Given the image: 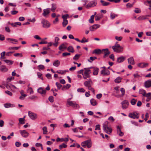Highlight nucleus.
<instances>
[{
    "label": "nucleus",
    "instance_id": "obj_1",
    "mask_svg": "<svg viewBox=\"0 0 151 151\" xmlns=\"http://www.w3.org/2000/svg\"><path fill=\"white\" fill-rule=\"evenodd\" d=\"M103 129L106 133L110 134L112 132V129L111 128L108 127V122H106L103 125Z\"/></svg>",
    "mask_w": 151,
    "mask_h": 151
},
{
    "label": "nucleus",
    "instance_id": "obj_2",
    "mask_svg": "<svg viewBox=\"0 0 151 151\" xmlns=\"http://www.w3.org/2000/svg\"><path fill=\"white\" fill-rule=\"evenodd\" d=\"M112 48L114 52L118 53L120 52L123 51V47L117 43L112 47Z\"/></svg>",
    "mask_w": 151,
    "mask_h": 151
},
{
    "label": "nucleus",
    "instance_id": "obj_3",
    "mask_svg": "<svg viewBox=\"0 0 151 151\" xmlns=\"http://www.w3.org/2000/svg\"><path fill=\"white\" fill-rule=\"evenodd\" d=\"M81 145L84 147H86L87 146L88 148H91L92 146V142L91 140L88 139L82 142L81 143Z\"/></svg>",
    "mask_w": 151,
    "mask_h": 151
},
{
    "label": "nucleus",
    "instance_id": "obj_4",
    "mask_svg": "<svg viewBox=\"0 0 151 151\" xmlns=\"http://www.w3.org/2000/svg\"><path fill=\"white\" fill-rule=\"evenodd\" d=\"M128 116L131 118L133 119H138L139 118V115L136 111L133 112H131L129 113Z\"/></svg>",
    "mask_w": 151,
    "mask_h": 151
},
{
    "label": "nucleus",
    "instance_id": "obj_5",
    "mask_svg": "<svg viewBox=\"0 0 151 151\" xmlns=\"http://www.w3.org/2000/svg\"><path fill=\"white\" fill-rule=\"evenodd\" d=\"M41 23L43 27L47 28L49 27L50 25V23L46 20L42 19L41 21Z\"/></svg>",
    "mask_w": 151,
    "mask_h": 151
},
{
    "label": "nucleus",
    "instance_id": "obj_6",
    "mask_svg": "<svg viewBox=\"0 0 151 151\" xmlns=\"http://www.w3.org/2000/svg\"><path fill=\"white\" fill-rule=\"evenodd\" d=\"M97 4V1L95 0H93L89 2L88 4L86 6L87 9L95 6Z\"/></svg>",
    "mask_w": 151,
    "mask_h": 151
},
{
    "label": "nucleus",
    "instance_id": "obj_7",
    "mask_svg": "<svg viewBox=\"0 0 151 151\" xmlns=\"http://www.w3.org/2000/svg\"><path fill=\"white\" fill-rule=\"evenodd\" d=\"M28 115L29 117L32 120H35L37 118V115L31 111H28Z\"/></svg>",
    "mask_w": 151,
    "mask_h": 151
},
{
    "label": "nucleus",
    "instance_id": "obj_8",
    "mask_svg": "<svg viewBox=\"0 0 151 151\" xmlns=\"http://www.w3.org/2000/svg\"><path fill=\"white\" fill-rule=\"evenodd\" d=\"M67 104L70 106L76 108H79L80 107L78 104H76L75 102L70 101H68Z\"/></svg>",
    "mask_w": 151,
    "mask_h": 151
},
{
    "label": "nucleus",
    "instance_id": "obj_9",
    "mask_svg": "<svg viewBox=\"0 0 151 151\" xmlns=\"http://www.w3.org/2000/svg\"><path fill=\"white\" fill-rule=\"evenodd\" d=\"M121 104L122 105V109H125L128 107L129 103L128 101L125 100L122 102Z\"/></svg>",
    "mask_w": 151,
    "mask_h": 151
},
{
    "label": "nucleus",
    "instance_id": "obj_10",
    "mask_svg": "<svg viewBox=\"0 0 151 151\" xmlns=\"http://www.w3.org/2000/svg\"><path fill=\"white\" fill-rule=\"evenodd\" d=\"M100 27V25L99 24H95L89 27V29L91 31H93Z\"/></svg>",
    "mask_w": 151,
    "mask_h": 151
},
{
    "label": "nucleus",
    "instance_id": "obj_11",
    "mask_svg": "<svg viewBox=\"0 0 151 151\" xmlns=\"http://www.w3.org/2000/svg\"><path fill=\"white\" fill-rule=\"evenodd\" d=\"M84 84L86 87L88 88L91 86L93 85V82L91 79H89L88 81H85Z\"/></svg>",
    "mask_w": 151,
    "mask_h": 151
},
{
    "label": "nucleus",
    "instance_id": "obj_12",
    "mask_svg": "<svg viewBox=\"0 0 151 151\" xmlns=\"http://www.w3.org/2000/svg\"><path fill=\"white\" fill-rule=\"evenodd\" d=\"M50 12V8H47L43 10V13L42 15L45 17H47V15L49 14Z\"/></svg>",
    "mask_w": 151,
    "mask_h": 151
},
{
    "label": "nucleus",
    "instance_id": "obj_13",
    "mask_svg": "<svg viewBox=\"0 0 151 151\" xmlns=\"http://www.w3.org/2000/svg\"><path fill=\"white\" fill-rule=\"evenodd\" d=\"M19 132L22 136L24 137H27L29 135V133L25 130H21Z\"/></svg>",
    "mask_w": 151,
    "mask_h": 151
},
{
    "label": "nucleus",
    "instance_id": "obj_14",
    "mask_svg": "<svg viewBox=\"0 0 151 151\" xmlns=\"http://www.w3.org/2000/svg\"><path fill=\"white\" fill-rule=\"evenodd\" d=\"M150 17L149 15H147L145 16H141L139 17L137 19L139 21H142L148 19V17Z\"/></svg>",
    "mask_w": 151,
    "mask_h": 151
},
{
    "label": "nucleus",
    "instance_id": "obj_15",
    "mask_svg": "<svg viewBox=\"0 0 151 151\" xmlns=\"http://www.w3.org/2000/svg\"><path fill=\"white\" fill-rule=\"evenodd\" d=\"M38 92L42 95L43 96L45 94L46 91L42 88H40L37 90Z\"/></svg>",
    "mask_w": 151,
    "mask_h": 151
},
{
    "label": "nucleus",
    "instance_id": "obj_16",
    "mask_svg": "<svg viewBox=\"0 0 151 151\" xmlns=\"http://www.w3.org/2000/svg\"><path fill=\"white\" fill-rule=\"evenodd\" d=\"M103 52L104 53V58H105L106 56H108L110 53V52L109 51L108 49H103L102 50V52Z\"/></svg>",
    "mask_w": 151,
    "mask_h": 151
},
{
    "label": "nucleus",
    "instance_id": "obj_17",
    "mask_svg": "<svg viewBox=\"0 0 151 151\" xmlns=\"http://www.w3.org/2000/svg\"><path fill=\"white\" fill-rule=\"evenodd\" d=\"M145 86L146 88H149L151 87V80L146 81L144 83Z\"/></svg>",
    "mask_w": 151,
    "mask_h": 151
},
{
    "label": "nucleus",
    "instance_id": "obj_18",
    "mask_svg": "<svg viewBox=\"0 0 151 151\" xmlns=\"http://www.w3.org/2000/svg\"><path fill=\"white\" fill-rule=\"evenodd\" d=\"M117 134L120 136H122L124 135V133L121 131L120 127L118 126L117 127Z\"/></svg>",
    "mask_w": 151,
    "mask_h": 151
},
{
    "label": "nucleus",
    "instance_id": "obj_19",
    "mask_svg": "<svg viewBox=\"0 0 151 151\" xmlns=\"http://www.w3.org/2000/svg\"><path fill=\"white\" fill-rule=\"evenodd\" d=\"M128 63L130 64L134 65L135 64L134 58L133 57H131L128 59Z\"/></svg>",
    "mask_w": 151,
    "mask_h": 151
},
{
    "label": "nucleus",
    "instance_id": "obj_20",
    "mask_svg": "<svg viewBox=\"0 0 151 151\" xmlns=\"http://www.w3.org/2000/svg\"><path fill=\"white\" fill-rule=\"evenodd\" d=\"M125 57L122 56L118 58L117 59V62L119 63H121L123 62L125 60Z\"/></svg>",
    "mask_w": 151,
    "mask_h": 151
},
{
    "label": "nucleus",
    "instance_id": "obj_21",
    "mask_svg": "<svg viewBox=\"0 0 151 151\" xmlns=\"http://www.w3.org/2000/svg\"><path fill=\"white\" fill-rule=\"evenodd\" d=\"M99 71V69L96 67H94L93 68V74L94 75H97L98 74Z\"/></svg>",
    "mask_w": 151,
    "mask_h": 151
},
{
    "label": "nucleus",
    "instance_id": "obj_22",
    "mask_svg": "<svg viewBox=\"0 0 151 151\" xmlns=\"http://www.w3.org/2000/svg\"><path fill=\"white\" fill-rule=\"evenodd\" d=\"M100 2L101 4V5L103 6H106L109 5L110 4V3L106 2L103 0H100Z\"/></svg>",
    "mask_w": 151,
    "mask_h": 151
},
{
    "label": "nucleus",
    "instance_id": "obj_23",
    "mask_svg": "<svg viewBox=\"0 0 151 151\" xmlns=\"http://www.w3.org/2000/svg\"><path fill=\"white\" fill-rule=\"evenodd\" d=\"M102 52V50L101 51L100 49H98L94 50L93 52V53H95L96 54H100Z\"/></svg>",
    "mask_w": 151,
    "mask_h": 151
},
{
    "label": "nucleus",
    "instance_id": "obj_24",
    "mask_svg": "<svg viewBox=\"0 0 151 151\" xmlns=\"http://www.w3.org/2000/svg\"><path fill=\"white\" fill-rule=\"evenodd\" d=\"M59 40V38L58 37H55V42L53 44L55 47L58 46V41Z\"/></svg>",
    "mask_w": 151,
    "mask_h": 151
},
{
    "label": "nucleus",
    "instance_id": "obj_25",
    "mask_svg": "<svg viewBox=\"0 0 151 151\" xmlns=\"http://www.w3.org/2000/svg\"><path fill=\"white\" fill-rule=\"evenodd\" d=\"M60 64V62L58 60H56L53 63V65L56 67H58Z\"/></svg>",
    "mask_w": 151,
    "mask_h": 151
},
{
    "label": "nucleus",
    "instance_id": "obj_26",
    "mask_svg": "<svg viewBox=\"0 0 151 151\" xmlns=\"http://www.w3.org/2000/svg\"><path fill=\"white\" fill-rule=\"evenodd\" d=\"M0 70L2 72H6L8 69L4 65H2L0 67Z\"/></svg>",
    "mask_w": 151,
    "mask_h": 151
},
{
    "label": "nucleus",
    "instance_id": "obj_27",
    "mask_svg": "<svg viewBox=\"0 0 151 151\" xmlns=\"http://www.w3.org/2000/svg\"><path fill=\"white\" fill-rule=\"evenodd\" d=\"M52 5V7L51 9H50V10L51 11H52V12H54L55 11V10L56 8V4H51Z\"/></svg>",
    "mask_w": 151,
    "mask_h": 151
},
{
    "label": "nucleus",
    "instance_id": "obj_28",
    "mask_svg": "<svg viewBox=\"0 0 151 151\" xmlns=\"http://www.w3.org/2000/svg\"><path fill=\"white\" fill-rule=\"evenodd\" d=\"M84 69L85 70L84 74L89 75L91 73V70L89 69V68H85Z\"/></svg>",
    "mask_w": 151,
    "mask_h": 151
},
{
    "label": "nucleus",
    "instance_id": "obj_29",
    "mask_svg": "<svg viewBox=\"0 0 151 151\" xmlns=\"http://www.w3.org/2000/svg\"><path fill=\"white\" fill-rule=\"evenodd\" d=\"M6 40H11V41L12 42H11V43H12L15 44L18 42V41L17 40L14 39L7 38L6 39Z\"/></svg>",
    "mask_w": 151,
    "mask_h": 151
},
{
    "label": "nucleus",
    "instance_id": "obj_30",
    "mask_svg": "<svg viewBox=\"0 0 151 151\" xmlns=\"http://www.w3.org/2000/svg\"><path fill=\"white\" fill-rule=\"evenodd\" d=\"M67 50L68 51L72 53H73L74 52V50L72 46H69L67 48Z\"/></svg>",
    "mask_w": 151,
    "mask_h": 151
},
{
    "label": "nucleus",
    "instance_id": "obj_31",
    "mask_svg": "<svg viewBox=\"0 0 151 151\" xmlns=\"http://www.w3.org/2000/svg\"><path fill=\"white\" fill-rule=\"evenodd\" d=\"M110 73V72L108 71L107 72L104 70H102L101 71V74L104 75H108Z\"/></svg>",
    "mask_w": 151,
    "mask_h": 151
},
{
    "label": "nucleus",
    "instance_id": "obj_32",
    "mask_svg": "<svg viewBox=\"0 0 151 151\" xmlns=\"http://www.w3.org/2000/svg\"><path fill=\"white\" fill-rule=\"evenodd\" d=\"M90 102L91 104L93 106H94L97 104L96 101V100L94 99H91L90 100Z\"/></svg>",
    "mask_w": 151,
    "mask_h": 151
},
{
    "label": "nucleus",
    "instance_id": "obj_33",
    "mask_svg": "<svg viewBox=\"0 0 151 151\" xmlns=\"http://www.w3.org/2000/svg\"><path fill=\"white\" fill-rule=\"evenodd\" d=\"M70 87V85L69 84H68L65 85L63 86L62 88V90H64L65 89H67L69 88Z\"/></svg>",
    "mask_w": 151,
    "mask_h": 151
},
{
    "label": "nucleus",
    "instance_id": "obj_34",
    "mask_svg": "<svg viewBox=\"0 0 151 151\" xmlns=\"http://www.w3.org/2000/svg\"><path fill=\"white\" fill-rule=\"evenodd\" d=\"M4 61L9 65H12L14 63L13 61L9 60H4Z\"/></svg>",
    "mask_w": 151,
    "mask_h": 151
},
{
    "label": "nucleus",
    "instance_id": "obj_35",
    "mask_svg": "<svg viewBox=\"0 0 151 151\" xmlns=\"http://www.w3.org/2000/svg\"><path fill=\"white\" fill-rule=\"evenodd\" d=\"M66 47L65 46L64 44H61L59 47V49L61 51H63L62 50L63 49H66Z\"/></svg>",
    "mask_w": 151,
    "mask_h": 151
},
{
    "label": "nucleus",
    "instance_id": "obj_36",
    "mask_svg": "<svg viewBox=\"0 0 151 151\" xmlns=\"http://www.w3.org/2000/svg\"><path fill=\"white\" fill-rule=\"evenodd\" d=\"M74 39L79 42H81L82 43H84L85 42H88V40H83V39H82L81 40H80L78 38H74Z\"/></svg>",
    "mask_w": 151,
    "mask_h": 151
},
{
    "label": "nucleus",
    "instance_id": "obj_37",
    "mask_svg": "<svg viewBox=\"0 0 151 151\" xmlns=\"http://www.w3.org/2000/svg\"><path fill=\"white\" fill-rule=\"evenodd\" d=\"M139 93L140 94H142L143 96H145V95L146 93V91L145 90H144L141 89H140L139 91Z\"/></svg>",
    "mask_w": 151,
    "mask_h": 151
},
{
    "label": "nucleus",
    "instance_id": "obj_38",
    "mask_svg": "<svg viewBox=\"0 0 151 151\" xmlns=\"http://www.w3.org/2000/svg\"><path fill=\"white\" fill-rule=\"evenodd\" d=\"M122 78L120 77H118L116 78L114 80L115 83H119L121 81V80Z\"/></svg>",
    "mask_w": 151,
    "mask_h": 151
},
{
    "label": "nucleus",
    "instance_id": "obj_39",
    "mask_svg": "<svg viewBox=\"0 0 151 151\" xmlns=\"http://www.w3.org/2000/svg\"><path fill=\"white\" fill-rule=\"evenodd\" d=\"M67 145L63 143L62 144L59 145V148L60 150H62L63 148H66L67 147Z\"/></svg>",
    "mask_w": 151,
    "mask_h": 151
},
{
    "label": "nucleus",
    "instance_id": "obj_40",
    "mask_svg": "<svg viewBox=\"0 0 151 151\" xmlns=\"http://www.w3.org/2000/svg\"><path fill=\"white\" fill-rule=\"evenodd\" d=\"M25 117L24 116L23 118H20L19 119V122L21 124H24L25 122H24V121L25 120V119H24Z\"/></svg>",
    "mask_w": 151,
    "mask_h": 151
},
{
    "label": "nucleus",
    "instance_id": "obj_41",
    "mask_svg": "<svg viewBox=\"0 0 151 151\" xmlns=\"http://www.w3.org/2000/svg\"><path fill=\"white\" fill-rule=\"evenodd\" d=\"M94 17V15H92L91 16L90 19L89 20V22L90 23H93L94 22L93 19Z\"/></svg>",
    "mask_w": 151,
    "mask_h": 151
},
{
    "label": "nucleus",
    "instance_id": "obj_42",
    "mask_svg": "<svg viewBox=\"0 0 151 151\" xmlns=\"http://www.w3.org/2000/svg\"><path fill=\"white\" fill-rule=\"evenodd\" d=\"M68 71L67 70H59L57 71L56 72L58 73L61 74H65L66 72H68Z\"/></svg>",
    "mask_w": 151,
    "mask_h": 151
},
{
    "label": "nucleus",
    "instance_id": "obj_43",
    "mask_svg": "<svg viewBox=\"0 0 151 151\" xmlns=\"http://www.w3.org/2000/svg\"><path fill=\"white\" fill-rule=\"evenodd\" d=\"M117 14H115L114 13H111L110 14V18L111 19H114L115 17H117Z\"/></svg>",
    "mask_w": 151,
    "mask_h": 151
},
{
    "label": "nucleus",
    "instance_id": "obj_44",
    "mask_svg": "<svg viewBox=\"0 0 151 151\" xmlns=\"http://www.w3.org/2000/svg\"><path fill=\"white\" fill-rule=\"evenodd\" d=\"M43 133L44 134H46L47 132V128L46 127H44L42 128Z\"/></svg>",
    "mask_w": 151,
    "mask_h": 151
},
{
    "label": "nucleus",
    "instance_id": "obj_45",
    "mask_svg": "<svg viewBox=\"0 0 151 151\" xmlns=\"http://www.w3.org/2000/svg\"><path fill=\"white\" fill-rule=\"evenodd\" d=\"M102 18V16L101 15H99L98 14L95 17V20L96 21L99 20Z\"/></svg>",
    "mask_w": 151,
    "mask_h": 151
},
{
    "label": "nucleus",
    "instance_id": "obj_46",
    "mask_svg": "<svg viewBox=\"0 0 151 151\" xmlns=\"http://www.w3.org/2000/svg\"><path fill=\"white\" fill-rule=\"evenodd\" d=\"M80 56V55L79 54H76L73 57V59L75 60H77L79 58Z\"/></svg>",
    "mask_w": 151,
    "mask_h": 151
},
{
    "label": "nucleus",
    "instance_id": "obj_47",
    "mask_svg": "<svg viewBox=\"0 0 151 151\" xmlns=\"http://www.w3.org/2000/svg\"><path fill=\"white\" fill-rule=\"evenodd\" d=\"M137 101V100L133 99L131 101V103L132 105H134L135 104Z\"/></svg>",
    "mask_w": 151,
    "mask_h": 151
},
{
    "label": "nucleus",
    "instance_id": "obj_48",
    "mask_svg": "<svg viewBox=\"0 0 151 151\" xmlns=\"http://www.w3.org/2000/svg\"><path fill=\"white\" fill-rule=\"evenodd\" d=\"M37 75L38 76V77L40 79H41L42 80H43V78L42 77V74L40 72H37Z\"/></svg>",
    "mask_w": 151,
    "mask_h": 151
},
{
    "label": "nucleus",
    "instance_id": "obj_49",
    "mask_svg": "<svg viewBox=\"0 0 151 151\" xmlns=\"http://www.w3.org/2000/svg\"><path fill=\"white\" fill-rule=\"evenodd\" d=\"M85 90L83 88H78L77 89V91L78 92L84 93L85 92Z\"/></svg>",
    "mask_w": 151,
    "mask_h": 151
},
{
    "label": "nucleus",
    "instance_id": "obj_50",
    "mask_svg": "<svg viewBox=\"0 0 151 151\" xmlns=\"http://www.w3.org/2000/svg\"><path fill=\"white\" fill-rule=\"evenodd\" d=\"M134 4V3L132 4H130V3H128L127 4L126 6L127 8H130L133 6Z\"/></svg>",
    "mask_w": 151,
    "mask_h": 151
},
{
    "label": "nucleus",
    "instance_id": "obj_51",
    "mask_svg": "<svg viewBox=\"0 0 151 151\" xmlns=\"http://www.w3.org/2000/svg\"><path fill=\"white\" fill-rule=\"evenodd\" d=\"M68 23V21L67 20H63L62 23L64 27H65Z\"/></svg>",
    "mask_w": 151,
    "mask_h": 151
},
{
    "label": "nucleus",
    "instance_id": "obj_52",
    "mask_svg": "<svg viewBox=\"0 0 151 151\" xmlns=\"http://www.w3.org/2000/svg\"><path fill=\"white\" fill-rule=\"evenodd\" d=\"M69 15L68 14L63 15L62 16V18L63 20H67V18L68 17Z\"/></svg>",
    "mask_w": 151,
    "mask_h": 151
},
{
    "label": "nucleus",
    "instance_id": "obj_53",
    "mask_svg": "<svg viewBox=\"0 0 151 151\" xmlns=\"http://www.w3.org/2000/svg\"><path fill=\"white\" fill-rule=\"evenodd\" d=\"M27 91L28 92H29L31 94H32L33 93V91L32 88L31 87L28 88Z\"/></svg>",
    "mask_w": 151,
    "mask_h": 151
},
{
    "label": "nucleus",
    "instance_id": "obj_54",
    "mask_svg": "<svg viewBox=\"0 0 151 151\" xmlns=\"http://www.w3.org/2000/svg\"><path fill=\"white\" fill-rule=\"evenodd\" d=\"M19 47H9V49L10 50H17L19 49Z\"/></svg>",
    "mask_w": 151,
    "mask_h": 151
},
{
    "label": "nucleus",
    "instance_id": "obj_55",
    "mask_svg": "<svg viewBox=\"0 0 151 151\" xmlns=\"http://www.w3.org/2000/svg\"><path fill=\"white\" fill-rule=\"evenodd\" d=\"M39 70H43L45 68V66L44 65H40L38 66Z\"/></svg>",
    "mask_w": 151,
    "mask_h": 151
},
{
    "label": "nucleus",
    "instance_id": "obj_56",
    "mask_svg": "<svg viewBox=\"0 0 151 151\" xmlns=\"http://www.w3.org/2000/svg\"><path fill=\"white\" fill-rule=\"evenodd\" d=\"M11 104L9 103H6L4 104V107L6 108H8L11 106Z\"/></svg>",
    "mask_w": 151,
    "mask_h": 151
},
{
    "label": "nucleus",
    "instance_id": "obj_57",
    "mask_svg": "<svg viewBox=\"0 0 151 151\" xmlns=\"http://www.w3.org/2000/svg\"><path fill=\"white\" fill-rule=\"evenodd\" d=\"M48 100L51 103H52L54 101L53 97L52 96H50L49 97Z\"/></svg>",
    "mask_w": 151,
    "mask_h": 151
},
{
    "label": "nucleus",
    "instance_id": "obj_58",
    "mask_svg": "<svg viewBox=\"0 0 151 151\" xmlns=\"http://www.w3.org/2000/svg\"><path fill=\"white\" fill-rule=\"evenodd\" d=\"M56 85L59 89H60L62 86V85H61L60 83L58 82H56Z\"/></svg>",
    "mask_w": 151,
    "mask_h": 151
},
{
    "label": "nucleus",
    "instance_id": "obj_59",
    "mask_svg": "<svg viewBox=\"0 0 151 151\" xmlns=\"http://www.w3.org/2000/svg\"><path fill=\"white\" fill-rule=\"evenodd\" d=\"M90 77V75L86 74H84L83 75V78L85 79H86L87 78H89Z\"/></svg>",
    "mask_w": 151,
    "mask_h": 151
},
{
    "label": "nucleus",
    "instance_id": "obj_60",
    "mask_svg": "<svg viewBox=\"0 0 151 151\" xmlns=\"http://www.w3.org/2000/svg\"><path fill=\"white\" fill-rule=\"evenodd\" d=\"M120 91L122 93V95L123 96L125 94V90L124 88H121Z\"/></svg>",
    "mask_w": 151,
    "mask_h": 151
},
{
    "label": "nucleus",
    "instance_id": "obj_61",
    "mask_svg": "<svg viewBox=\"0 0 151 151\" xmlns=\"http://www.w3.org/2000/svg\"><path fill=\"white\" fill-rule=\"evenodd\" d=\"M46 77L48 79L52 78L51 75L50 73H47L46 75Z\"/></svg>",
    "mask_w": 151,
    "mask_h": 151
},
{
    "label": "nucleus",
    "instance_id": "obj_62",
    "mask_svg": "<svg viewBox=\"0 0 151 151\" xmlns=\"http://www.w3.org/2000/svg\"><path fill=\"white\" fill-rule=\"evenodd\" d=\"M5 93L10 96H12V93L9 91H5Z\"/></svg>",
    "mask_w": 151,
    "mask_h": 151
},
{
    "label": "nucleus",
    "instance_id": "obj_63",
    "mask_svg": "<svg viewBox=\"0 0 151 151\" xmlns=\"http://www.w3.org/2000/svg\"><path fill=\"white\" fill-rule=\"evenodd\" d=\"M20 92L21 95L24 96V97H26L27 96V95L24 93V92L23 90H22L20 91Z\"/></svg>",
    "mask_w": 151,
    "mask_h": 151
},
{
    "label": "nucleus",
    "instance_id": "obj_64",
    "mask_svg": "<svg viewBox=\"0 0 151 151\" xmlns=\"http://www.w3.org/2000/svg\"><path fill=\"white\" fill-rule=\"evenodd\" d=\"M134 12L136 13H139L141 12V11L138 8H136L134 10Z\"/></svg>",
    "mask_w": 151,
    "mask_h": 151
}]
</instances>
